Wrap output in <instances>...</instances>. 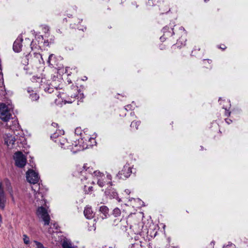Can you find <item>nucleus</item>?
Instances as JSON below:
<instances>
[{
  "mask_svg": "<svg viewBox=\"0 0 248 248\" xmlns=\"http://www.w3.org/2000/svg\"><path fill=\"white\" fill-rule=\"evenodd\" d=\"M26 178L28 182L33 185L32 186V190L34 191L35 199L36 202L44 200L42 194L40 192V177L38 173L32 170H29L26 172Z\"/></svg>",
  "mask_w": 248,
  "mask_h": 248,
  "instance_id": "3",
  "label": "nucleus"
},
{
  "mask_svg": "<svg viewBox=\"0 0 248 248\" xmlns=\"http://www.w3.org/2000/svg\"><path fill=\"white\" fill-rule=\"evenodd\" d=\"M132 108V106L131 105H128L125 107V109L126 110H130Z\"/></svg>",
  "mask_w": 248,
  "mask_h": 248,
  "instance_id": "34",
  "label": "nucleus"
},
{
  "mask_svg": "<svg viewBox=\"0 0 248 248\" xmlns=\"http://www.w3.org/2000/svg\"><path fill=\"white\" fill-rule=\"evenodd\" d=\"M116 221V219H115V220H114V224H113L114 225H118V224H117V223H116V224H115Z\"/></svg>",
  "mask_w": 248,
  "mask_h": 248,
  "instance_id": "48",
  "label": "nucleus"
},
{
  "mask_svg": "<svg viewBox=\"0 0 248 248\" xmlns=\"http://www.w3.org/2000/svg\"><path fill=\"white\" fill-rule=\"evenodd\" d=\"M54 87L56 88V90L57 91V88H56L55 87Z\"/></svg>",
  "mask_w": 248,
  "mask_h": 248,
  "instance_id": "55",
  "label": "nucleus"
},
{
  "mask_svg": "<svg viewBox=\"0 0 248 248\" xmlns=\"http://www.w3.org/2000/svg\"><path fill=\"white\" fill-rule=\"evenodd\" d=\"M23 39L21 37L18 36L13 44V48L15 52H19L21 50L22 42Z\"/></svg>",
  "mask_w": 248,
  "mask_h": 248,
  "instance_id": "14",
  "label": "nucleus"
},
{
  "mask_svg": "<svg viewBox=\"0 0 248 248\" xmlns=\"http://www.w3.org/2000/svg\"><path fill=\"white\" fill-rule=\"evenodd\" d=\"M28 92L30 93V98L32 101H37L39 98V95L34 93L33 91H31L29 88Z\"/></svg>",
  "mask_w": 248,
  "mask_h": 248,
  "instance_id": "20",
  "label": "nucleus"
},
{
  "mask_svg": "<svg viewBox=\"0 0 248 248\" xmlns=\"http://www.w3.org/2000/svg\"><path fill=\"white\" fill-rule=\"evenodd\" d=\"M220 48L222 49H224L225 48V47H224L223 48V46H222V47H220Z\"/></svg>",
  "mask_w": 248,
  "mask_h": 248,
  "instance_id": "52",
  "label": "nucleus"
},
{
  "mask_svg": "<svg viewBox=\"0 0 248 248\" xmlns=\"http://www.w3.org/2000/svg\"><path fill=\"white\" fill-rule=\"evenodd\" d=\"M221 98H219V100H218V101H219V102H221Z\"/></svg>",
  "mask_w": 248,
  "mask_h": 248,
  "instance_id": "50",
  "label": "nucleus"
},
{
  "mask_svg": "<svg viewBox=\"0 0 248 248\" xmlns=\"http://www.w3.org/2000/svg\"><path fill=\"white\" fill-rule=\"evenodd\" d=\"M120 222L119 226L121 227V228L125 231H127V228L128 227L127 224V221L126 218H123L121 219L120 221H119Z\"/></svg>",
  "mask_w": 248,
  "mask_h": 248,
  "instance_id": "21",
  "label": "nucleus"
},
{
  "mask_svg": "<svg viewBox=\"0 0 248 248\" xmlns=\"http://www.w3.org/2000/svg\"><path fill=\"white\" fill-rule=\"evenodd\" d=\"M88 148L87 136L74 141L70 150L73 153Z\"/></svg>",
  "mask_w": 248,
  "mask_h": 248,
  "instance_id": "5",
  "label": "nucleus"
},
{
  "mask_svg": "<svg viewBox=\"0 0 248 248\" xmlns=\"http://www.w3.org/2000/svg\"><path fill=\"white\" fill-rule=\"evenodd\" d=\"M87 139L88 148H89L90 147L93 146L94 144L96 143L95 139L93 138H91V137H89V136H87Z\"/></svg>",
  "mask_w": 248,
  "mask_h": 248,
  "instance_id": "24",
  "label": "nucleus"
},
{
  "mask_svg": "<svg viewBox=\"0 0 248 248\" xmlns=\"http://www.w3.org/2000/svg\"><path fill=\"white\" fill-rule=\"evenodd\" d=\"M30 56V53L26 55L22 58V62L25 65L28 64L29 58Z\"/></svg>",
  "mask_w": 248,
  "mask_h": 248,
  "instance_id": "28",
  "label": "nucleus"
},
{
  "mask_svg": "<svg viewBox=\"0 0 248 248\" xmlns=\"http://www.w3.org/2000/svg\"><path fill=\"white\" fill-rule=\"evenodd\" d=\"M13 125H12L11 124H7V126L9 127V129L12 130L15 134V131H17V129L19 128V124L16 120H14L12 122Z\"/></svg>",
  "mask_w": 248,
  "mask_h": 248,
  "instance_id": "18",
  "label": "nucleus"
},
{
  "mask_svg": "<svg viewBox=\"0 0 248 248\" xmlns=\"http://www.w3.org/2000/svg\"><path fill=\"white\" fill-rule=\"evenodd\" d=\"M14 159L16 165L19 168H23L26 164V158L21 152L15 154Z\"/></svg>",
  "mask_w": 248,
  "mask_h": 248,
  "instance_id": "8",
  "label": "nucleus"
},
{
  "mask_svg": "<svg viewBox=\"0 0 248 248\" xmlns=\"http://www.w3.org/2000/svg\"><path fill=\"white\" fill-rule=\"evenodd\" d=\"M124 192L128 195H129L130 193V190L128 189H125L124 190Z\"/></svg>",
  "mask_w": 248,
  "mask_h": 248,
  "instance_id": "40",
  "label": "nucleus"
},
{
  "mask_svg": "<svg viewBox=\"0 0 248 248\" xmlns=\"http://www.w3.org/2000/svg\"><path fill=\"white\" fill-rule=\"evenodd\" d=\"M169 248H179L177 247H170Z\"/></svg>",
  "mask_w": 248,
  "mask_h": 248,
  "instance_id": "49",
  "label": "nucleus"
},
{
  "mask_svg": "<svg viewBox=\"0 0 248 248\" xmlns=\"http://www.w3.org/2000/svg\"><path fill=\"white\" fill-rule=\"evenodd\" d=\"M13 106L11 101L0 103V118L4 122H8L12 118Z\"/></svg>",
  "mask_w": 248,
  "mask_h": 248,
  "instance_id": "4",
  "label": "nucleus"
},
{
  "mask_svg": "<svg viewBox=\"0 0 248 248\" xmlns=\"http://www.w3.org/2000/svg\"><path fill=\"white\" fill-rule=\"evenodd\" d=\"M105 194L110 199H116L118 202H121V199L119 198L118 193L115 189L109 186L106 190Z\"/></svg>",
  "mask_w": 248,
  "mask_h": 248,
  "instance_id": "10",
  "label": "nucleus"
},
{
  "mask_svg": "<svg viewBox=\"0 0 248 248\" xmlns=\"http://www.w3.org/2000/svg\"><path fill=\"white\" fill-rule=\"evenodd\" d=\"M4 183L7 190L9 192L11 196H13V189L10 180L7 178H5L4 179Z\"/></svg>",
  "mask_w": 248,
  "mask_h": 248,
  "instance_id": "19",
  "label": "nucleus"
},
{
  "mask_svg": "<svg viewBox=\"0 0 248 248\" xmlns=\"http://www.w3.org/2000/svg\"><path fill=\"white\" fill-rule=\"evenodd\" d=\"M223 108L225 109V115L226 116H230L231 114V112L229 111V110H227L226 108H225L224 107H223Z\"/></svg>",
  "mask_w": 248,
  "mask_h": 248,
  "instance_id": "35",
  "label": "nucleus"
},
{
  "mask_svg": "<svg viewBox=\"0 0 248 248\" xmlns=\"http://www.w3.org/2000/svg\"><path fill=\"white\" fill-rule=\"evenodd\" d=\"M220 48L222 49H224L225 48V47H224L223 48V46H222V47H220Z\"/></svg>",
  "mask_w": 248,
  "mask_h": 248,
  "instance_id": "51",
  "label": "nucleus"
},
{
  "mask_svg": "<svg viewBox=\"0 0 248 248\" xmlns=\"http://www.w3.org/2000/svg\"><path fill=\"white\" fill-rule=\"evenodd\" d=\"M0 77L1 78V79L0 78V100L2 101L3 99L5 98L6 93L4 90L3 79L1 72H0Z\"/></svg>",
  "mask_w": 248,
  "mask_h": 248,
  "instance_id": "16",
  "label": "nucleus"
},
{
  "mask_svg": "<svg viewBox=\"0 0 248 248\" xmlns=\"http://www.w3.org/2000/svg\"><path fill=\"white\" fill-rule=\"evenodd\" d=\"M88 180H84V181H81L83 184L84 185V187H85V189H86V188L87 187V186L86 185V184H87L86 183L88 182ZM88 189L89 190V191H92V188H93V187L92 186H88Z\"/></svg>",
  "mask_w": 248,
  "mask_h": 248,
  "instance_id": "33",
  "label": "nucleus"
},
{
  "mask_svg": "<svg viewBox=\"0 0 248 248\" xmlns=\"http://www.w3.org/2000/svg\"><path fill=\"white\" fill-rule=\"evenodd\" d=\"M156 1L158 2V0H149L147 4L149 6L155 5V4H156Z\"/></svg>",
  "mask_w": 248,
  "mask_h": 248,
  "instance_id": "32",
  "label": "nucleus"
},
{
  "mask_svg": "<svg viewBox=\"0 0 248 248\" xmlns=\"http://www.w3.org/2000/svg\"><path fill=\"white\" fill-rule=\"evenodd\" d=\"M225 122L228 124H230L232 122V121L229 119H225Z\"/></svg>",
  "mask_w": 248,
  "mask_h": 248,
  "instance_id": "37",
  "label": "nucleus"
},
{
  "mask_svg": "<svg viewBox=\"0 0 248 248\" xmlns=\"http://www.w3.org/2000/svg\"><path fill=\"white\" fill-rule=\"evenodd\" d=\"M62 248H76L72 246L71 242L67 239H64L62 241Z\"/></svg>",
  "mask_w": 248,
  "mask_h": 248,
  "instance_id": "23",
  "label": "nucleus"
},
{
  "mask_svg": "<svg viewBox=\"0 0 248 248\" xmlns=\"http://www.w3.org/2000/svg\"><path fill=\"white\" fill-rule=\"evenodd\" d=\"M51 138L52 139H57L55 140V142H57L60 144L62 148L64 149H70L72 146V143L71 144L67 140L62 137H59L57 132L54 133L51 136Z\"/></svg>",
  "mask_w": 248,
  "mask_h": 248,
  "instance_id": "6",
  "label": "nucleus"
},
{
  "mask_svg": "<svg viewBox=\"0 0 248 248\" xmlns=\"http://www.w3.org/2000/svg\"><path fill=\"white\" fill-rule=\"evenodd\" d=\"M23 240L24 241V243L26 245H29L30 244V241L29 237L27 236V235L24 234L23 235Z\"/></svg>",
  "mask_w": 248,
  "mask_h": 248,
  "instance_id": "30",
  "label": "nucleus"
},
{
  "mask_svg": "<svg viewBox=\"0 0 248 248\" xmlns=\"http://www.w3.org/2000/svg\"><path fill=\"white\" fill-rule=\"evenodd\" d=\"M99 211L104 216V217H102L103 218L107 217L108 213V207L105 205L101 206L100 207Z\"/></svg>",
  "mask_w": 248,
  "mask_h": 248,
  "instance_id": "22",
  "label": "nucleus"
},
{
  "mask_svg": "<svg viewBox=\"0 0 248 248\" xmlns=\"http://www.w3.org/2000/svg\"><path fill=\"white\" fill-rule=\"evenodd\" d=\"M140 121H133L132 122L130 126L132 128H135L136 129H138L139 126L140 125Z\"/></svg>",
  "mask_w": 248,
  "mask_h": 248,
  "instance_id": "25",
  "label": "nucleus"
},
{
  "mask_svg": "<svg viewBox=\"0 0 248 248\" xmlns=\"http://www.w3.org/2000/svg\"><path fill=\"white\" fill-rule=\"evenodd\" d=\"M172 25L170 27L169 26L164 27L162 31L163 35L160 37V39L161 41H164L168 37L171 36L172 35L176 34L178 35H181V37L177 40V42L176 44V46L178 47H181L182 46H185L186 42V32L184 27L180 26L179 27L178 30H177V28L175 29L172 28Z\"/></svg>",
  "mask_w": 248,
  "mask_h": 248,
  "instance_id": "2",
  "label": "nucleus"
},
{
  "mask_svg": "<svg viewBox=\"0 0 248 248\" xmlns=\"http://www.w3.org/2000/svg\"><path fill=\"white\" fill-rule=\"evenodd\" d=\"M121 210L118 208H115L114 209L113 211V215L115 217H117L120 216L121 215Z\"/></svg>",
  "mask_w": 248,
  "mask_h": 248,
  "instance_id": "26",
  "label": "nucleus"
},
{
  "mask_svg": "<svg viewBox=\"0 0 248 248\" xmlns=\"http://www.w3.org/2000/svg\"><path fill=\"white\" fill-rule=\"evenodd\" d=\"M106 182L107 184H109L110 186H112V176L110 174L107 173L106 176Z\"/></svg>",
  "mask_w": 248,
  "mask_h": 248,
  "instance_id": "27",
  "label": "nucleus"
},
{
  "mask_svg": "<svg viewBox=\"0 0 248 248\" xmlns=\"http://www.w3.org/2000/svg\"><path fill=\"white\" fill-rule=\"evenodd\" d=\"M49 88L47 89V88H44V90L46 92H48V93H52L54 92L53 87L54 86L51 83L50 85H48Z\"/></svg>",
  "mask_w": 248,
  "mask_h": 248,
  "instance_id": "29",
  "label": "nucleus"
},
{
  "mask_svg": "<svg viewBox=\"0 0 248 248\" xmlns=\"http://www.w3.org/2000/svg\"><path fill=\"white\" fill-rule=\"evenodd\" d=\"M35 45H36L35 42L32 41L30 44L31 48L32 50H33L34 49H39L40 48L39 46L36 45L35 46Z\"/></svg>",
  "mask_w": 248,
  "mask_h": 248,
  "instance_id": "31",
  "label": "nucleus"
},
{
  "mask_svg": "<svg viewBox=\"0 0 248 248\" xmlns=\"http://www.w3.org/2000/svg\"><path fill=\"white\" fill-rule=\"evenodd\" d=\"M58 124L57 123H53L52 124V126H53L54 127H57L58 126Z\"/></svg>",
  "mask_w": 248,
  "mask_h": 248,
  "instance_id": "39",
  "label": "nucleus"
},
{
  "mask_svg": "<svg viewBox=\"0 0 248 248\" xmlns=\"http://www.w3.org/2000/svg\"><path fill=\"white\" fill-rule=\"evenodd\" d=\"M59 134H60L63 135L64 134L63 130H59Z\"/></svg>",
  "mask_w": 248,
  "mask_h": 248,
  "instance_id": "43",
  "label": "nucleus"
},
{
  "mask_svg": "<svg viewBox=\"0 0 248 248\" xmlns=\"http://www.w3.org/2000/svg\"><path fill=\"white\" fill-rule=\"evenodd\" d=\"M57 58L55 55L52 54H50L48 57L47 63L52 65L53 67L57 66L58 68H60L61 67L59 66L58 63L57 61Z\"/></svg>",
  "mask_w": 248,
  "mask_h": 248,
  "instance_id": "17",
  "label": "nucleus"
},
{
  "mask_svg": "<svg viewBox=\"0 0 248 248\" xmlns=\"http://www.w3.org/2000/svg\"><path fill=\"white\" fill-rule=\"evenodd\" d=\"M132 173V168L129 166V165H125L123 170L120 171L116 175V178L118 179H126L129 177Z\"/></svg>",
  "mask_w": 248,
  "mask_h": 248,
  "instance_id": "9",
  "label": "nucleus"
},
{
  "mask_svg": "<svg viewBox=\"0 0 248 248\" xmlns=\"http://www.w3.org/2000/svg\"><path fill=\"white\" fill-rule=\"evenodd\" d=\"M135 234H138L140 232V231H135L134 229H132Z\"/></svg>",
  "mask_w": 248,
  "mask_h": 248,
  "instance_id": "42",
  "label": "nucleus"
},
{
  "mask_svg": "<svg viewBox=\"0 0 248 248\" xmlns=\"http://www.w3.org/2000/svg\"><path fill=\"white\" fill-rule=\"evenodd\" d=\"M84 215L86 218L91 219L94 217L95 214L93 211L91 206L87 205L85 207Z\"/></svg>",
  "mask_w": 248,
  "mask_h": 248,
  "instance_id": "15",
  "label": "nucleus"
},
{
  "mask_svg": "<svg viewBox=\"0 0 248 248\" xmlns=\"http://www.w3.org/2000/svg\"><path fill=\"white\" fill-rule=\"evenodd\" d=\"M87 79V77H84V78L83 79V80H86Z\"/></svg>",
  "mask_w": 248,
  "mask_h": 248,
  "instance_id": "46",
  "label": "nucleus"
},
{
  "mask_svg": "<svg viewBox=\"0 0 248 248\" xmlns=\"http://www.w3.org/2000/svg\"><path fill=\"white\" fill-rule=\"evenodd\" d=\"M78 177L81 181L88 179L87 184H94V181L92 180L93 177L96 176L97 183L100 187H103L107 184L105 175L99 171L93 170V168H91L87 164H84L82 168L78 169Z\"/></svg>",
  "mask_w": 248,
  "mask_h": 248,
  "instance_id": "1",
  "label": "nucleus"
},
{
  "mask_svg": "<svg viewBox=\"0 0 248 248\" xmlns=\"http://www.w3.org/2000/svg\"><path fill=\"white\" fill-rule=\"evenodd\" d=\"M15 141V137L12 134L8 133L5 135L4 137L5 143L9 148H11L13 147Z\"/></svg>",
  "mask_w": 248,
  "mask_h": 248,
  "instance_id": "11",
  "label": "nucleus"
},
{
  "mask_svg": "<svg viewBox=\"0 0 248 248\" xmlns=\"http://www.w3.org/2000/svg\"><path fill=\"white\" fill-rule=\"evenodd\" d=\"M6 196L2 187V182H0V208L3 209L5 207Z\"/></svg>",
  "mask_w": 248,
  "mask_h": 248,
  "instance_id": "12",
  "label": "nucleus"
},
{
  "mask_svg": "<svg viewBox=\"0 0 248 248\" xmlns=\"http://www.w3.org/2000/svg\"><path fill=\"white\" fill-rule=\"evenodd\" d=\"M41 86H42V87L44 89V88H47V89H48V88H49L48 85H45L42 84Z\"/></svg>",
  "mask_w": 248,
  "mask_h": 248,
  "instance_id": "41",
  "label": "nucleus"
},
{
  "mask_svg": "<svg viewBox=\"0 0 248 248\" xmlns=\"http://www.w3.org/2000/svg\"><path fill=\"white\" fill-rule=\"evenodd\" d=\"M139 236L136 235L135 237L134 242H132L129 248H144V242H142L139 239Z\"/></svg>",
  "mask_w": 248,
  "mask_h": 248,
  "instance_id": "13",
  "label": "nucleus"
},
{
  "mask_svg": "<svg viewBox=\"0 0 248 248\" xmlns=\"http://www.w3.org/2000/svg\"><path fill=\"white\" fill-rule=\"evenodd\" d=\"M36 214L39 218L44 222L45 225H48L50 222V217L46 209L43 206L39 207L37 210Z\"/></svg>",
  "mask_w": 248,
  "mask_h": 248,
  "instance_id": "7",
  "label": "nucleus"
},
{
  "mask_svg": "<svg viewBox=\"0 0 248 248\" xmlns=\"http://www.w3.org/2000/svg\"><path fill=\"white\" fill-rule=\"evenodd\" d=\"M129 227H130V229H132V228H134V227H136V225H135V226H131V225H130V226H129Z\"/></svg>",
  "mask_w": 248,
  "mask_h": 248,
  "instance_id": "44",
  "label": "nucleus"
},
{
  "mask_svg": "<svg viewBox=\"0 0 248 248\" xmlns=\"http://www.w3.org/2000/svg\"><path fill=\"white\" fill-rule=\"evenodd\" d=\"M59 95H60V93H59V94L57 95V96H58V97H59Z\"/></svg>",
  "mask_w": 248,
  "mask_h": 248,
  "instance_id": "54",
  "label": "nucleus"
},
{
  "mask_svg": "<svg viewBox=\"0 0 248 248\" xmlns=\"http://www.w3.org/2000/svg\"><path fill=\"white\" fill-rule=\"evenodd\" d=\"M223 248H235V247L234 245H231L230 246L228 245Z\"/></svg>",
  "mask_w": 248,
  "mask_h": 248,
  "instance_id": "36",
  "label": "nucleus"
},
{
  "mask_svg": "<svg viewBox=\"0 0 248 248\" xmlns=\"http://www.w3.org/2000/svg\"><path fill=\"white\" fill-rule=\"evenodd\" d=\"M207 62H208L209 63H210L211 62H212V61L211 60H209V59L207 60Z\"/></svg>",
  "mask_w": 248,
  "mask_h": 248,
  "instance_id": "45",
  "label": "nucleus"
},
{
  "mask_svg": "<svg viewBox=\"0 0 248 248\" xmlns=\"http://www.w3.org/2000/svg\"><path fill=\"white\" fill-rule=\"evenodd\" d=\"M130 115H131V116H134V113L133 112H131L130 113Z\"/></svg>",
  "mask_w": 248,
  "mask_h": 248,
  "instance_id": "47",
  "label": "nucleus"
},
{
  "mask_svg": "<svg viewBox=\"0 0 248 248\" xmlns=\"http://www.w3.org/2000/svg\"><path fill=\"white\" fill-rule=\"evenodd\" d=\"M34 54H35V57H36L37 58H38V57H41L42 58V56L41 55V54L39 53H34Z\"/></svg>",
  "mask_w": 248,
  "mask_h": 248,
  "instance_id": "38",
  "label": "nucleus"
},
{
  "mask_svg": "<svg viewBox=\"0 0 248 248\" xmlns=\"http://www.w3.org/2000/svg\"><path fill=\"white\" fill-rule=\"evenodd\" d=\"M209 0H204V1H205V2H207V1H208Z\"/></svg>",
  "mask_w": 248,
  "mask_h": 248,
  "instance_id": "53",
  "label": "nucleus"
}]
</instances>
